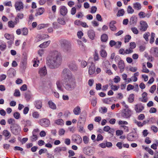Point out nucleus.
Here are the masks:
<instances>
[{"mask_svg":"<svg viewBox=\"0 0 158 158\" xmlns=\"http://www.w3.org/2000/svg\"><path fill=\"white\" fill-rule=\"evenodd\" d=\"M99 111L102 113H105L107 112V109L105 107H101L99 109Z\"/></svg>","mask_w":158,"mask_h":158,"instance_id":"a18cd8bd","label":"nucleus"},{"mask_svg":"<svg viewBox=\"0 0 158 158\" xmlns=\"http://www.w3.org/2000/svg\"><path fill=\"white\" fill-rule=\"evenodd\" d=\"M10 129L12 133L15 135L19 134L21 131L20 126L17 124L11 125Z\"/></svg>","mask_w":158,"mask_h":158,"instance_id":"20e7f679","label":"nucleus"},{"mask_svg":"<svg viewBox=\"0 0 158 158\" xmlns=\"http://www.w3.org/2000/svg\"><path fill=\"white\" fill-rule=\"evenodd\" d=\"M7 74L10 77H13L16 74V72L15 69L12 68H11L8 71Z\"/></svg>","mask_w":158,"mask_h":158,"instance_id":"a211bd4d","label":"nucleus"},{"mask_svg":"<svg viewBox=\"0 0 158 158\" xmlns=\"http://www.w3.org/2000/svg\"><path fill=\"white\" fill-rule=\"evenodd\" d=\"M19 22V19L17 17L15 18V21L13 22L12 21H10L8 22V25L9 27L13 28L15 25L17 24Z\"/></svg>","mask_w":158,"mask_h":158,"instance_id":"dca6fc26","label":"nucleus"},{"mask_svg":"<svg viewBox=\"0 0 158 158\" xmlns=\"http://www.w3.org/2000/svg\"><path fill=\"white\" fill-rule=\"evenodd\" d=\"M156 86L155 85H153L151 87L149 91L151 93H153L154 92V91L156 90Z\"/></svg>","mask_w":158,"mask_h":158,"instance_id":"680f3d73","label":"nucleus"},{"mask_svg":"<svg viewBox=\"0 0 158 158\" xmlns=\"http://www.w3.org/2000/svg\"><path fill=\"white\" fill-rule=\"evenodd\" d=\"M94 60H98V55L96 50H95L94 51Z\"/></svg>","mask_w":158,"mask_h":158,"instance_id":"603ef678","label":"nucleus"},{"mask_svg":"<svg viewBox=\"0 0 158 158\" xmlns=\"http://www.w3.org/2000/svg\"><path fill=\"white\" fill-rule=\"evenodd\" d=\"M48 104L49 107L52 109H55L56 108V105L52 101H49Z\"/></svg>","mask_w":158,"mask_h":158,"instance_id":"2f4dec72","label":"nucleus"},{"mask_svg":"<svg viewBox=\"0 0 158 158\" xmlns=\"http://www.w3.org/2000/svg\"><path fill=\"white\" fill-rule=\"evenodd\" d=\"M66 150V148L65 147H58L54 149V152H60L61 151H64Z\"/></svg>","mask_w":158,"mask_h":158,"instance_id":"393cba45","label":"nucleus"},{"mask_svg":"<svg viewBox=\"0 0 158 158\" xmlns=\"http://www.w3.org/2000/svg\"><path fill=\"white\" fill-rule=\"evenodd\" d=\"M88 36L92 40L94 39L95 37V32L92 29L89 30L87 32Z\"/></svg>","mask_w":158,"mask_h":158,"instance_id":"2eb2a0df","label":"nucleus"},{"mask_svg":"<svg viewBox=\"0 0 158 158\" xmlns=\"http://www.w3.org/2000/svg\"><path fill=\"white\" fill-rule=\"evenodd\" d=\"M51 41L48 40L44 42L43 44H40L39 47L41 48H45L47 47L50 43Z\"/></svg>","mask_w":158,"mask_h":158,"instance_id":"cd10ccee","label":"nucleus"},{"mask_svg":"<svg viewBox=\"0 0 158 158\" xmlns=\"http://www.w3.org/2000/svg\"><path fill=\"white\" fill-rule=\"evenodd\" d=\"M90 64L89 68V73L91 75L95 73L96 68L95 64L91 62Z\"/></svg>","mask_w":158,"mask_h":158,"instance_id":"ddd939ff","label":"nucleus"},{"mask_svg":"<svg viewBox=\"0 0 158 158\" xmlns=\"http://www.w3.org/2000/svg\"><path fill=\"white\" fill-rule=\"evenodd\" d=\"M151 50L153 52L155 56L158 57V48H152Z\"/></svg>","mask_w":158,"mask_h":158,"instance_id":"7c9ffc66","label":"nucleus"},{"mask_svg":"<svg viewBox=\"0 0 158 158\" xmlns=\"http://www.w3.org/2000/svg\"><path fill=\"white\" fill-rule=\"evenodd\" d=\"M21 32L23 35H26L28 33V29L26 27H24L21 29Z\"/></svg>","mask_w":158,"mask_h":158,"instance_id":"4c0bfd02","label":"nucleus"},{"mask_svg":"<svg viewBox=\"0 0 158 158\" xmlns=\"http://www.w3.org/2000/svg\"><path fill=\"white\" fill-rule=\"evenodd\" d=\"M44 12V8H40L38 9L37 12L35 14V15L37 16L38 15H41Z\"/></svg>","mask_w":158,"mask_h":158,"instance_id":"c756f323","label":"nucleus"},{"mask_svg":"<svg viewBox=\"0 0 158 158\" xmlns=\"http://www.w3.org/2000/svg\"><path fill=\"white\" fill-rule=\"evenodd\" d=\"M139 30L141 31H145L148 27V25L145 21L142 20L140 22Z\"/></svg>","mask_w":158,"mask_h":158,"instance_id":"1a4fd4ad","label":"nucleus"},{"mask_svg":"<svg viewBox=\"0 0 158 158\" xmlns=\"http://www.w3.org/2000/svg\"><path fill=\"white\" fill-rule=\"evenodd\" d=\"M127 12L128 14H132L134 12V10L130 6H129L127 7Z\"/></svg>","mask_w":158,"mask_h":158,"instance_id":"de8ad7c7","label":"nucleus"},{"mask_svg":"<svg viewBox=\"0 0 158 158\" xmlns=\"http://www.w3.org/2000/svg\"><path fill=\"white\" fill-rule=\"evenodd\" d=\"M133 8L135 10H139L141 8V4L138 2H135L133 4Z\"/></svg>","mask_w":158,"mask_h":158,"instance_id":"bb28decb","label":"nucleus"},{"mask_svg":"<svg viewBox=\"0 0 158 158\" xmlns=\"http://www.w3.org/2000/svg\"><path fill=\"white\" fill-rule=\"evenodd\" d=\"M72 140L78 144H81L82 142V139L81 136L77 134H74L72 136Z\"/></svg>","mask_w":158,"mask_h":158,"instance_id":"0eeeda50","label":"nucleus"},{"mask_svg":"<svg viewBox=\"0 0 158 158\" xmlns=\"http://www.w3.org/2000/svg\"><path fill=\"white\" fill-rule=\"evenodd\" d=\"M38 136L36 135L32 134V135L30 137V139L32 142H34L37 140Z\"/></svg>","mask_w":158,"mask_h":158,"instance_id":"ea45409f","label":"nucleus"},{"mask_svg":"<svg viewBox=\"0 0 158 158\" xmlns=\"http://www.w3.org/2000/svg\"><path fill=\"white\" fill-rule=\"evenodd\" d=\"M61 76L64 78L63 86L65 89L69 91L73 90L76 86L75 78L70 70L67 68L64 69Z\"/></svg>","mask_w":158,"mask_h":158,"instance_id":"f257e3e1","label":"nucleus"},{"mask_svg":"<svg viewBox=\"0 0 158 158\" xmlns=\"http://www.w3.org/2000/svg\"><path fill=\"white\" fill-rule=\"evenodd\" d=\"M86 113L85 112H82L80 115L77 122V125H83L85 121Z\"/></svg>","mask_w":158,"mask_h":158,"instance_id":"9d476101","label":"nucleus"},{"mask_svg":"<svg viewBox=\"0 0 158 158\" xmlns=\"http://www.w3.org/2000/svg\"><path fill=\"white\" fill-rule=\"evenodd\" d=\"M136 47V44L134 42H131L130 44V48L132 49L133 50Z\"/></svg>","mask_w":158,"mask_h":158,"instance_id":"6e6d98bb","label":"nucleus"},{"mask_svg":"<svg viewBox=\"0 0 158 158\" xmlns=\"http://www.w3.org/2000/svg\"><path fill=\"white\" fill-rule=\"evenodd\" d=\"M137 22V18L135 15L132 16L130 18V23L131 24H136Z\"/></svg>","mask_w":158,"mask_h":158,"instance_id":"5701e85b","label":"nucleus"},{"mask_svg":"<svg viewBox=\"0 0 158 158\" xmlns=\"http://www.w3.org/2000/svg\"><path fill=\"white\" fill-rule=\"evenodd\" d=\"M60 42L61 46L64 52H68L70 50L71 45L69 41L66 40H61Z\"/></svg>","mask_w":158,"mask_h":158,"instance_id":"7ed1b4c3","label":"nucleus"},{"mask_svg":"<svg viewBox=\"0 0 158 158\" xmlns=\"http://www.w3.org/2000/svg\"><path fill=\"white\" fill-rule=\"evenodd\" d=\"M135 135L132 133L129 134L127 137V139L130 141H132L134 139Z\"/></svg>","mask_w":158,"mask_h":158,"instance_id":"473e14b6","label":"nucleus"},{"mask_svg":"<svg viewBox=\"0 0 158 158\" xmlns=\"http://www.w3.org/2000/svg\"><path fill=\"white\" fill-rule=\"evenodd\" d=\"M113 99L112 98H106L103 100V103L108 104H110L112 103Z\"/></svg>","mask_w":158,"mask_h":158,"instance_id":"a878e982","label":"nucleus"},{"mask_svg":"<svg viewBox=\"0 0 158 158\" xmlns=\"http://www.w3.org/2000/svg\"><path fill=\"white\" fill-rule=\"evenodd\" d=\"M48 24H40L37 27V29L38 30H40L42 28H43L45 27H48Z\"/></svg>","mask_w":158,"mask_h":158,"instance_id":"58836bf2","label":"nucleus"},{"mask_svg":"<svg viewBox=\"0 0 158 158\" xmlns=\"http://www.w3.org/2000/svg\"><path fill=\"white\" fill-rule=\"evenodd\" d=\"M69 153V155L68 156L69 157H70L71 156H73L75 155V153L72 150H69L68 151Z\"/></svg>","mask_w":158,"mask_h":158,"instance_id":"0e129e2a","label":"nucleus"},{"mask_svg":"<svg viewBox=\"0 0 158 158\" xmlns=\"http://www.w3.org/2000/svg\"><path fill=\"white\" fill-rule=\"evenodd\" d=\"M118 67L120 69V73H122L124 69L125 64L124 61L122 60H120L118 63Z\"/></svg>","mask_w":158,"mask_h":158,"instance_id":"4468645a","label":"nucleus"},{"mask_svg":"<svg viewBox=\"0 0 158 158\" xmlns=\"http://www.w3.org/2000/svg\"><path fill=\"white\" fill-rule=\"evenodd\" d=\"M108 39V36L106 34H103L101 36V40L102 41L106 42Z\"/></svg>","mask_w":158,"mask_h":158,"instance_id":"e433bc0d","label":"nucleus"},{"mask_svg":"<svg viewBox=\"0 0 158 158\" xmlns=\"http://www.w3.org/2000/svg\"><path fill=\"white\" fill-rule=\"evenodd\" d=\"M83 125V124L78 125V131L81 133H83L85 132L84 129Z\"/></svg>","mask_w":158,"mask_h":158,"instance_id":"c03bdc74","label":"nucleus"},{"mask_svg":"<svg viewBox=\"0 0 158 158\" xmlns=\"http://www.w3.org/2000/svg\"><path fill=\"white\" fill-rule=\"evenodd\" d=\"M124 14V11L123 9H122L118 11V13L117 14V16H122Z\"/></svg>","mask_w":158,"mask_h":158,"instance_id":"49530a36","label":"nucleus"},{"mask_svg":"<svg viewBox=\"0 0 158 158\" xmlns=\"http://www.w3.org/2000/svg\"><path fill=\"white\" fill-rule=\"evenodd\" d=\"M119 88V86H117L114 85H112L111 86V89L114 91L117 90Z\"/></svg>","mask_w":158,"mask_h":158,"instance_id":"338daca9","label":"nucleus"},{"mask_svg":"<svg viewBox=\"0 0 158 158\" xmlns=\"http://www.w3.org/2000/svg\"><path fill=\"white\" fill-rule=\"evenodd\" d=\"M60 12L62 15L65 16L67 13V8L64 6H61L60 9Z\"/></svg>","mask_w":158,"mask_h":158,"instance_id":"aec40b11","label":"nucleus"},{"mask_svg":"<svg viewBox=\"0 0 158 158\" xmlns=\"http://www.w3.org/2000/svg\"><path fill=\"white\" fill-rule=\"evenodd\" d=\"M100 54L101 56L103 57H105L107 56V53L106 51L104 50H102L100 52Z\"/></svg>","mask_w":158,"mask_h":158,"instance_id":"09e8293b","label":"nucleus"},{"mask_svg":"<svg viewBox=\"0 0 158 158\" xmlns=\"http://www.w3.org/2000/svg\"><path fill=\"white\" fill-rule=\"evenodd\" d=\"M124 111L125 112L123 115V117L126 118H129L131 114V110L128 109H126L124 110Z\"/></svg>","mask_w":158,"mask_h":158,"instance_id":"412c9836","label":"nucleus"},{"mask_svg":"<svg viewBox=\"0 0 158 158\" xmlns=\"http://www.w3.org/2000/svg\"><path fill=\"white\" fill-rule=\"evenodd\" d=\"M57 21L59 23L62 25H64L65 24V22L61 18H58L57 20Z\"/></svg>","mask_w":158,"mask_h":158,"instance_id":"864d4df0","label":"nucleus"},{"mask_svg":"<svg viewBox=\"0 0 158 158\" xmlns=\"http://www.w3.org/2000/svg\"><path fill=\"white\" fill-rule=\"evenodd\" d=\"M133 52V50L129 48L128 49H127L125 51L126 54H129L132 53Z\"/></svg>","mask_w":158,"mask_h":158,"instance_id":"13d9d810","label":"nucleus"},{"mask_svg":"<svg viewBox=\"0 0 158 158\" xmlns=\"http://www.w3.org/2000/svg\"><path fill=\"white\" fill-rule=\"evenodd\" d=\"M39 73L41 76L45 75L47 73V70L46 67L44 66L41 68L39 70Z\"/></svg>","mask_w":158,"mask_h":158,"instance_id":"6ab92c4d","label":"nucleus"},{"mask_svg":"<svg viewBox=\"0 0 158 158\" xmlns=\"http://www.w3.org/2000/svg\"><path fill=\"white\" fill-rule=\"evenodd\" d=\"M150 34L149 32L145 33L143 35V37L146 41L148 40V37L149 36Z\"/></svg>","mask_w":158,"mask_h":158,"instance_id":"4d7b16f0","label":"nucleus"},{"mask_svg":"<svg viewBox=\"0 0 158 158\" xmlns=\"http://www.w3.org/2000/svg\"><path fill=\"white\" fill-rule=\"evenodd\" d=\"M62 61L61 54L57 51L52 52L47 59V64L48 67L51 69H55L58 67Z\"/></svg>","mask_w":158,"mask_h":158,"instance_id":"f03ea898","label":"nucleus"},{"mask_svg":"<svg viewBox=\"0 0 158 158\" xmlns=\"http://www.w3.org/2000/svg\"><path fill=\"white\" fill-rule=\"evenodd\" d=\"M145 149L151 155H153L154 154V152L151 148L148 147H146Z\"/></svg>","mask_w":158,"mask_h":158,"instance_id":"3c124183","label":"nucleus"},{"mask_svg":"<svg viewBox=\"0 0 158 158\" xmlns=\"http://www.w3.org/2000/svg\"><path fill=\"white\" fill-rule=\"evenodd\" d=\"M57 89L61 91H63V89L62 88V83L60 80H57L56 83Z\"/></svg>","mask_w":158,"mask_h":158,"instance_id":"b1692460","label":"nucleus"},{"mask_svg":"<svg viewBox=\"0 0 158 158\" xmlns=\"http://www.w3.org/2000/svg\"><path fill=\"white\" fill-rule=\"evenodd\" d=\"M131 30L134 34H138L139 33L138 30L136 27H132L131 28Z\"/></svg>","mask_w":158,"mask_h":158,"instance_id":"5fc2aeb1","label":"nucleus"},{"mask_svg":"<svg viewBox=\"0 0 158 158\" xmlns=\"http://www.w3.org/2000/svg\"><path fill=\"white\" fill-rule=\"evenodd\" d=\"M89 138L86 136H84L83 137V141L85 144H87L89 143Z\"/></svg>","mask_w":158,"mask_h":158,"instance_id":"c9c22d12","label":"nucleus"},{"mask_svg":"<svg viewBox=\"0 0 158 158\" xmlns=\"http://www.w3.org/2000/svg\"><path fill=\"white\" fill-rule=\"evenodd\" d=\"M7 122L8 123L10 124H15V120L12 118L9 119L7 121Z\"/></svg>","mask_w":158,"mask_h":158,"instance_id":"69168bd1","label":"nucleus"},{"mask_svg":"<svg viewBox=\"0 0 158 158\" xmlns=\"http://www.w3.org/2000/svg\"><path fill=\"white\" fill-rule=\"evenodd\" d=\"M138 15L140 18H143L145 17L146 14L143 12L141 11L139 13Z\"/></svg>","mask_w":158,"mask_h":158,"instance_id":"774afa93","label":"nucleus"},{"mask_svg":"<svg viewBox=\"0 0 158 158\" xmlns=\"http://www.w3.org/2000/svg\"><path fill=\"white\" fill-rule=\"evenodd\" d=\"M131 38V36L129 35H126L124 38V42L125 43L128 42Z\"/></svg>","mask_w":158,"mask_h":158,"instance_id":"8fccbe9b","label":"nucleus"},{"mask_svg":"<svg viewBox=\"0 0 158 158\" xmlns=\"http://www.w3.org/2000/svg\"><path fill=\"white\" fill-rule=\"evenodd\" d=\"M15 7L16 10L20 11L23 9L24 4L22 2L17 1L15 2Z\"/></svg>","mask_w":158,"mask_h":158,"instance_id":"6e6552de","label":"nucleus"},{"mask_svg":"<svg viewBox=\"0 0 158 158\" xmlns=\"http://www.w3.org/2000/svg\"><path fill=\"white\" fill-rule=\"evenodd\" d=\"M144 108V106L141 104H138L135 105V110L137 113L141 112Z\"/></svg>","mask_w":158,"mask_h":158,"instance_id":"f8f14e48","label":"nucleus"},{"mask_svg":"<svg viewBox=\"0 0 158 158\" xmlns=\"http://www.w3.org/2000/svg\"><path fill=\"white\" fill-rule=\"evenodd\" d=\"M83 151L85 154L88 156L92 155L93 153V149L88 147H84Z\"/></svg>","mask_w":158,"mask_h":158,"instance_id":"9b49d317","label":"nucleus"},{"mask_svg":"<svg viewBox=\"0 0 158 158\" xmlns=\"http://www.w3.org/2000/svg\"><path fill=\"white\" fill-rule=\"evenodd\" d=\"M122 45V42L120 41H117L116 42V45H115V48H120Z\"/></svg>","mask_w":158,"mask_h":158,"instance_id":"bf43d9fd","label":"nucleus"},{"mask_svg":"<svg viewBox=\"0 0 158 158\" xmlns=\"http://www.w3.org/2000/svg\"><path fill=\"white\" fill-rule=\"evenodd\" d=\"M116 23L114 20L111 21L109 23V27L110 29L112 31H114L117 29L116 27L114 25Z\"/></svg>","mask_w":158,"mask_h":158,"instance_id":"f3484780","label":"nucleus"},{"mask_svg":"<svg viewBox=\"0 0 158 158\" xmlns=\"http://www.w3.org/2000/svg\"><path fill=\"white\" fill-rule=\"evenodd\" d=\"M68 66L70 70L76 72L78 70V66L74 60L70 61L68 64Z\"/></svg>","mask_w":158,"mask_h":158,"instance_id":"39448f33","label":"nucleus"},{"mask_svg":"<svg viewBox=\"0 0 158 158\" xmlns=\"http://www.w3.org/2000/svg\"><path fill=\"white\" fill-rule=\"evenodd\" d=\"M35 105V107L37 109H40L42 107V102L40 101H36Z\"/></svg>","mask_w":158,"mask_h":158,"instance_id":"f704fd0d","label":"nucleus"},{"mask_svg":"<svg viewBox=\"0 0 158 158\" xmlns=\"http://www.w3.org/2000/svg\"><path fill=\"white\" fill-rule=\"evenodd\" d=\"M120 77L118 76H116L114 78V82L116 83H117L119 82L120 81Z\"/></svg>","mask_w":158,"mask_h":158,"instance_id":"e2e57ef3","label":"nucleus"},{"mask_svg":"<svg viewBox=\"0 0 158 158\" xmlns=\"http://www.w3.org/2000/svg\"><path fill=\"white\" fill-rule=\"evenodd\" d=\"M134 94H131L128 98V102L130 103H131L133 102L134 100Z\"/></svg>","mask_w":158,"mask_h":158,"instance_id":"37998d69","label":"nucleus"},{"mask_svg":"<svg viewBox=\"0 0 158 158\" xmlns=\"http://www.w3.org/2000/svg\"><path fill=\"white\" fill-rule=\"evenodd\" d=\"M3 135H4L6 138L5 140L8 139L10 137L11 135L9 131L7 130H4L3 131Z\"/></svg>","mask_w":158,"mask_h":158,"instance_id":"4be33fe9","label":"nucleus"},{"mask_svg":"<svg viewBox=\"0 0 158 158\" xmlns=\"http://www.w3.org/2000/svg\"><path fill=\"white\" fill-rule=\"evenodd\" d=\"M14 116L16 119H19L20 116V114L18 112H15L14 114Z\"/></svg>","mask_w":158,"mask_h":158,"instance_id":"052dcab7","label":"nucleus"},{"mask_svg":"<svg viewBox=\"0 0 158 158\" xmlns=\"http://www.w3.org/2000/svg\"><path fill=\"white\" fill-rule=\"evenodd\" d=\"M155 36V34L154 33L152 32L151 34V38L150 40V43L152 44L154 41V37Z\"/></svg>","mask_w":158,"mask_h":158,"instance_id":"79ce46f5","label":"nucleus"},{"mask_svg":"<svg viewBox=\"0 0 158 158\" xmlns=\"http://www.w3.org/2000/svg\"><path fill=\"white\" fill-rule=\"evenodd\" d=\"M73 112L75 115H77L81 113L80 107L78 106L75 107L73 110Z\"/></svg>","mask_w":158,"mask_h":158,"instance_id":"c85d7f7f","label":"nucleus"},{"mask_svg":"<svg viewBox=\"0 0 158 158\" xmlns=\"http://www.w3.org/2000/svg\"><path fill=\"white\" fill-rule=\"evenodd\" d=\"M5 38L7 40H10L11 39H13L14 36L8 33H6L4 35Z\"/></svg>","mask_w":158,"mask_h":158,"instance_id":"a19ab883","label":"nucleus"},{"mask_svg":"<svg viewBox=\"0 0 158 158\" xmlns=\"http://www.w3.org/2000/svg\"><path fill=\"white\" fill-rule=\"evenodd\" d=\"M40 124L42 127H48L50 124V121L46 118H42L39 120Z\"/></svg>","mask_w":158,"mask_h":158,"instance_id":"423d86ee","label":"nucleus"},{"mask_svg":"<svg viewBox=\"0 0 158 158\" xmlns=\"http://www.w3.org/2000/svg\"><path fill=\"white\" fill-rule=\"evenodd\" d=\"M64 121L61 119H59L55 121V123L58 125H62L64 124Z\"/></svg>","mask_w":158,"mask_h":158,"instance_id":"72a5a7b5","label":"nucleus"}]
</instances>
